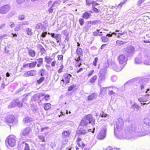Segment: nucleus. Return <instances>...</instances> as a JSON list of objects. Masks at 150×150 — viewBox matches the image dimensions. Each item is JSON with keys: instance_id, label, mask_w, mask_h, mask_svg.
Instances as JSON below:
<instances>
[{"instance_id": "obj_1", "label": "nucleus", "mask_w": 150, "mask_h": 150, "mask_svg": "<svg viewBox=\"0 0 150 150\" xmlns=\"http://www.w3.org/2000/svg\"><path fill=\"white\" fill-rule=\"evenodd\" d=\"M142 127L141 126H136L132 124L125 130L124 134L122 132H120V134H121V136H119L120 137H117L120 139H134L137 137L144 136L146 134V129Z\"/></svg>"}, {"instance_id": "obj_2", "label": "nucleus", "mask_w": 150, "mask_h": 150, "mask_svg": "<svg viewBox=\"0 0 150 150\" xmlns=\"http://www.w3.org/2000/svg\"><path fill=\"white\" fill-rule=\"evenodd\" d=\"M95 120L91 115H88L83 118L78 127L76 133L79 136L84 135L87 133L88 130L86 128V126L89 123L93 125L95 124Z\"/></svg>"}, {"instance_id": "obj_3", "label": "nucleus", "mask_w": 150, "mask_h": 150, "mask_svg": "<svg viewBox=\"0 0 150 150\" xmlns=\"http://www.w3.org/2000/svg\"><path fill=\"white\" fill-rule=\"evenodd\" d=\"M149 52H142L141 53L135 58V63L137 64L141 63L143 61L144 63L146 65H150V56Z\"/></svg>"}, {"instance_id": "obj_4", "label": "nucleus", "mask_w": 150, "mask_h": 150, "mask_svg": "<svg viewBox=\"0 0 150 150\" xmlns=\"http://www.w3.org/2000/svg\"><path fill=\"white\" fill-rule=\"evenodd\" d=\"M124 124V121L122 118H118L116 122L115 126L114 128V134L116 137H120L119 136H121V134H120V132L123 131Z\"/></svg>"}, {"instance_id": "obj_5", "label": "nucleus", "mask_w": 150, "mask_h": 150, "mask_svg": "<svg viewBox=\"0 0 150 150\" xmlns=\"http://www.w3.org/2000/svg\"><path fill=\"white\" fill-rule=\"evenodd\" d=\"M108 67V63H105L104 65L103 68L101 69L99 72L100 75L98 79L99 82L101 83L105 79V74L107 68Z\"/></svg>"}, {"instance_id": "obj_6", "label": "nucleus", "mask_w": 150, "mask_h": 150, "mask_svg": "<svg viewBox=\"0 0 150 150\" xmlns=\"http://www.w3.org/2000/svg\"><path fill=\"white\" fill-rule=\"evenodd\" d=\"M16 137L13 135H11L6 139V142L8 145L11 147L14 146L16 144Z\"/></svg>"}, {"instance_id": "obj_7", "label": "nucleus", "mask_w": 150, "mask_h": 150, "mask_svg": "<svg viewBox=\"0 0 150 150\" xmlns=\"http://www.w3.org/2000/svg\"><path fill=\"white\" fill-rule=\"evenodd\" d=\"M23 101H20L18 99L14 100L8 106V107L9 108L15 107L16 106H17L18 107L20 108L22 107L23 105Z\"/></svg>"}, {"instance_id": "obj_8", "label": "nucleus", "mask_w": 150, "mask_h": 150, "mask_svg": "<svg viewBox=\"0 0 150 150\" xmlns=\"http://www.w3.org/2000/svg\"><path fill=\"white\" fill-rule=\"evenodd\" d=\"M124 49L125 52L128 57L132 56L135 52V48L132 45H129L124 48Z\"/></svg>"}, {"instance_id": "obj_9", "label": "nucleus", "mask_w": 150, "mask_h": 150, "mask_svg": "<svg viewBox=\"0 0 150 150\" xmlns=\"http://www.w3.org/2000/svg\"><path fill=\"white\" fill-rule=\"evenodd\" d=\"M139 126H141L142 128H144L146 129V134L148 133L147 132V129L146 128H149L148 130L150 129V119L148 118H144L142 122V125Z\"/></svg>"}, {"instance_id": "obj_10", "label": "nucleus", "mask_w": 150, "mask_h": 150, "mask_svg": "<svg viewBox=\"0 0 150 150\" xmlns=\"http://www.w3.org/2000/svg\"><path fill=\"white\" fill-rule=\"evenodd\" d=\"M107 131L106 126L105 125L102 127L100 132L97 136V138L99 140L104 139L106 137Z\"/></svg>"}, {"instance_id": "obj_11", "label": "nucleus", "mask_w": 150, "mask_h": 150, "mask_svg": "<svg viewBox=\"0 0 150 150\" xmlns=\"http://www.w3.org/2000/svg\"><path fill=\"white\" fill-rule=\"evenodd\" d=\"M149 80L147 78H144L142 79H138L137 80V82L140 85L141 90H142L144 88V86L145 84L148 83Z\"/></svg>"}, {"instance_id": "obj_12", "label": "nucleus", "mask_w": 150, "mask_h": 150, "mask_svg": "<svg viewBox=\"0 0 150 150\" xmlns=\"http://www.w3.org/2000/svg\"><path fill=\"white\" fill-rule=\"evenodd\" d=\"M117 59L120 64L125 65L126 64L128 58L125 55L121 54L118 56Z\"/></svg>"}, {"instance_id": "obj_13", "label": "nucleus", "mask_w": 150, "mask_h": 150, "mask_svg": "<svg viewBox=\"0 0 150 150\" xmlns=\"http://www.w3.org/2000/svg\"><path fill=\"white\" fill-rule=\"evenodd\" d=\"M11 7L8 4L3 6L0 7V13L1 14H5L11 9Z\"/></svg>"}, {"instance_id": "obj_14", "label": "nucleus", "mask_w": 150, "mask_h": 150, "mask_svg": "<svg viewBox=\"0 0 150 150\" xmlns=\"http://www.w3.org/2000/svg\"><path fill=\"white\" fill-rule=\"evenodd\" d=\"M37 71L35 70H32L24 73L23 76L25 77H28L34 76L36 74Z\"/></svg>"}, {"instance_id": "obj_15", "label": "nucleus", "mask_w": 150, "mask_h": 150, "mask_svg": "<svg viewBox=\"0 0 150 150\" xmlns=\"http://www.w3.org/2000/svg\"><path fill=\"white\" fill-rule=\"evenodd\" d=\"M14 120V117L13 115L10 114L6 117L5 122L8 123H12Z\"/></svg>"}, {"instance_id": "obj_16", "label": "nucleus", "mask_w": 150, "mask_h": 150, "mask_svg": "<svg viewBox=\"0 0 150 150\" xmlns=\"http://www.w3.org/2000/svg\"><path fill=\"white\" fill-rule=\"evenodd\" d=\"M63 76L66 84H67L68 83H69L70 79L72 76L70 74L66 73L64 74Z\"/></svg>"}, {"instance_id": "obj_17", "label": "nucleus", "mask_w": 150, "mask_h": 150, "mask_svg": "<svg viewBox=\"0 0 150 150\" xmlns=\"http://www.w3.org/2000/svg\"><path fill=\"white\" fill-rule=\"evenodd\" d=\"M111 65L113 69L116 71L119 72L122 70L124 66L121 67L117 66V64L114 63H112Z\"/></svg>"}, {"instance_id": "obj_18", "label": "nucleus", "mask_w": 150, "mask_h": 150, "mask_svg": "<svg viewBox=\"0 0 150 150\" xmlns=\"http://www.w3.org/2000/svg\"><path fill=\"white\" fill-rule=\"evenodd\" d=\"M30 130V127H27L22 131L21 134L22 135L24 136L28 135L29 134Z\"/></svg>"}, {"instance_id": "obj_19", "label": "nucleus", "mask_w": 150, "mask_h": 150, "mask_svg": "<svg viewBox=\"0 0 150 150\" xmlns=\"http://www.w3.org/2000/svg\"><path fill=\"white\" fill-rule=\"evenodd\" d=\"M71 133V132L69 130L64 131L62 133V137L63 138H66L68 137Z\"/></svg>"}, {"instance_id": "obj_20", "label": "nucleus", "mask_w": 150, "mask_h": 150, "mask_svg": "<svg viewBox=\"0 0 150 150\" xmlns=\"http://www.w3.org/2000/svg\"><path fill=\"white\" fill-rule=\"evenodd\" d=\"M44 96V95L43 94H35L32 97L31 100L32 101H35L37 99H39L40 97H42Z\"/></svg>"}, {"instance_id": "obj_21", "label": "nucleus", "mask_w": 150, "mask_h": 150, "mask_svg": "<svg viewBox=\"0 0 150 150\" xmlns=\"http://www.w3.org/2000/svg\"><path fill=\"white\" fill-rule=\"evenodd\" d=\"M97 96L94 93H93L90 95L88 97V100H91L93 99H95L96 98Z\"/></svg>"}, {"instance_id": "obj_22", "label": "nucleus", "mask_w": 150, "mask_h": 150, "mask_svg": "<svg viewBox=\"0 0 150 150\" xmlns=\"http://www.w3.org/2000/svg\"><path fill=\"white\" fill-rule=\"evenodd\" d=\"M61 1L59 0H57L54 2L52 6L56 9L57 7L59 6L61 3Z\"/></svg>"}, {"instance_id": "obj_23", "label": "nucleus", "mask_w": 150, "mask_h": 150, "mask_svg": "<svg viewBox=\"0 0 150 150\" xmlns=\"http://www.w3.org/2000/svg\"><path fill=\"white\" fill-rule=\"evenodd\" d=\"M28 54L29 56L32 57H34L35 55V52L34 50L29 49L28 51Z\"/></svg>"}, {"instance_id": "obj_24", "label": "nucleus", "mask_w": 150, "mask_h": 150, "mask_svg": "<svg viewBox=\"0 0 150 150\" xmlns=\"http://www.w3.org/2000/svg\"><path fill=\"white\" fill-rule=\"evenodd\" d=\"M93 35L94 36H101L103 35L102 32H100V30L99 29H98L96 31H95L93 32Z\"/></svg>"}, {"instance_id": "obj_25", "label": "nucleus", "mask_w": 150, "mask_h": 150, "mask_svg": "<svg viewBox=\"0 0 150 150\" xmlns=\"http://www.w3.org/2000/svg\"><path fill=\"white\" fill-rule=\"evenodd\" d=\"M148 98L147 96H145L139 98L138 100L140 102H144L147 100Z\"/></svg>"}, {"instance_id": "obj_26", "label": "nucleus", "mask_w": 150, "mask_h": 150, "mask_svg": "<svg viewBox=\"0 0 150 150\" xmlns=\"http://www.w3.org/2000/svg\"><path fill=\"white\" fill-rule=\"evenodd\" d=\"M131 108H133L134 110L136 109V110L138 111V110L140 108L139 105H138L136 103H134L131 106Z\"/></svg>"}, {"instance_id": "obj_27", "label": "nucleus", "mask_w": 150, "mask_h": 150, "mask_svg": "<svg viewBox=\"0 0 150 150\" xmlns=\"http://www.w3.org/2000/svg\"><path fill=\"white\" fill-rule=\"evenodd\" d=\"M118 35H117V37L118 38H122V36L123 35H124V36L127 38V32L126 31H124L122 33H118L117 34Z\"/></svg>"}, {"instance_id": "obj_28", "label": "nucleus", "mask_w": 150, "mask_h": 150, "mask_svg": "<svg viewBox=\"0 0 150 150\" xmlns=\"http://www.w3.org/2000/svg\"><path fill=\"white\" fill-rule=\"evenodd\" d=\"M90 16V13L88 12H86L84 13L83 14L82 16L84 19H87L89 18Z\"/></svg>"}, {"instance_id": "obj_29", "label": "nucleus", "mask_w": 150, "mask_h": 150, "mask_svg": "<svg viewBox=\"0 0 150 150\" xmlns=\"http://www.w3.org/2000/svg\"><path fill=\"white\" fill-rule=\"evenodd\" d=\"M32 121V119L30 117H25L23 120V122L25 123H29Z\"/></svg>"}, {"instance_id": "obj_30", "label": "nucleus", "mask_w": 150, "mask_h": 150, "mask_svg": "<svg viewBox=\"0 0 150 150\" xmlns=\"http://www.w3.org/2000/svg\"><path fill=\"white\" fill-rule=\"evenodd\" d=\"M46 73V71L45 69H42L39 70V74L41 76H43Z\"/></svg>"}, {"instance_id": "obj_31", "label": "nucleus", "mask_w": 150, "mask_h": 150, "mask_svg": "<svg viewBox=\"0 0 150 150\" xmlns=\"http://www.w3.org/2000/svg\"><path fill=\"white\" fill-rule=\"evenodd\" d=\"M76 52L78 56H81L82 55L83 51L81 48L78 47L76 50Z\"/></svg>"}, {"instance_id": "obj_32", "label": "nucleus", "mask_w": 150, "mask_h": 150, "mask_svg": "<svg viewBox=\"0 0 150 150\" xmlns=\"http://www.w3.org/2000/svg\"><path fill=\"white\" fill-rule=\"evenodd\" d=\"M51 104L50 103H47L44 104V109L46 110H47L50 109L51 107Z\"/></svg>"}, {"instance_id": "obj_33", "label": "nucleus", "mask_w": 150, "mask_h": 150, "mask_svg": "<svg viewBox=\"0 0 150 150\" xmlns=\"http://www.w3.org/2000/svg\"><path fill=\"white\" fill-rule=\"evenodd\" d=\"M102 41L103 42H106L108 41L109 39L106 36L101 37L100 38Z\"/></svg>"}, {"instance_id": "obj_34", "label": "nucleus", "mask_w": 150, "mask_h": 150, "mask_svg": "<svg viewBox=\"0 0 150 150\" xmlns=\"http://www.w3.org/2000/svg\"><path fill=\"white\" fill-rule=\"evenodd\" d=\"M37 61L38 62V63L37 65V67H40L41 65L42 64V62H43L42 58H40L37 59Z\"/></svg>"}, {"instance_id": "obj_35", "label": "nucleus", "mask_w": 150, "mask_h": 150, "mask_svg": "<svg viewBox=\"0 0 150 150\" xmlns=\"http://www.w3.org/2000/svg\"><path fill=\"white\" fill-rule=\"evenodd\" d=\"M97 77V76L96 75H95L93 76L90 79V82L91 83H94L95 82V81L96 80Z\"/></svg>"}, {"instance_id": "obj_36", "label": "nucleus", "mask_w": 150, "mask_h": 150, "mask_svg": "<svg viewBox=\"0 0 150 150\" xmlns=\"http://www.w3.org/2000/svg\"><path fill=\"white\" fill-rule=\"evenodd\" d=\"M23 146H25L24 150H30V148L29 145L26 143L23 142Z\"/></svg>"}, {"instance_id": "obj_37", "label": "nucleus", "mask_w": 150, "mask_h": 150, "mask_svg": "<svg viewBox=\"0 0 150 150\" xmlns=\"http://www.w3.org/2000/svg\"><path fill=\"white\" fill-rule=\"evenodd\" d=\"M109 116V115L104 113L103 112H101L100 114L99 117H107Z\"/></svg>"}, {"instance_id": "obj_38", "label": "nucleus", "mask_w": 150, "mask_h": 150, "mask_svg": "<svg viewBox=\"0 0 150 150\" xmlns=\"http://www.w3.org/2000/svg\"><path fill=\"white\" fill-rule=\"evenodd\" d=\"M37 63L36 62H32L30 63V69H32L34 68L36 65Z\"/></svg>"}, {"instance_id": "obj_39", "label": "nucleus", "mask_w": 150, "mask_h": 150, "mask_svg": "<svg viewBox=\"0 0 150 150\" xmlns=\"http://www.w3.org/2000/svg\"><path fill=\"white\" fill-rule=\"evenodd\" d=\"M68 140L67 139H65L63 140L62 145V148H64L65 147V145L67 144Z\"/></svg>"}, {"instance_id": "obj_40", "label": "nucleus", "mask_w": 150, "mask_h": 150, "mask_svg": "<svg viewBox=\"0 0 150 150\" xmlns=\"http://www.w3.org/2000/svg\"><path fill=\"white\" fill-rule=\"evenodd\" d=\"M52 59L50 57L46 56L45 57V61L48 63H50L52 60Z\"/></svg>"}, {"instance_id": "obj_41", "label": "nucleus", "mask_w": 150, "mask_h": 150, "mask_svg": "<svg viewBox=\"0 0 150 150\" xmlns=\"http://www.w3.org/2000/svg\"><path fill=\"white\" fill-rule=\"evenodd\" d=\"M98 21L97 20H95L94 21H88L86 22V23L87 24H92L93 25H95L98 22Z\"/></svg>"}, {"instance_id": "obj_42", "label": "nucleus", "mask_w": 150, "mask_h": 150, "mask_svg": "<svg viewBox=\"0 0 150 150\" xmlns=\"http://www.w3.org/2000/svg\"><path fill=\"white\" fill-rule=\"evenodd\" d=\"M26 31L27 32V34L30 36L32 35L33 33L31 32V29L29 28H27L26 29Z\"/></svg>"}, {"instance_id": "obj_43", "label": "nucleus", "mask_w": 150, "mask_h": 150, "mask_svg": "<svg viewBox=\"0 0 150 150\" xmlns=\"http://www.w3.org/2000/svg\"><path fill=\"white\" fill-rule=\"evenodd\" d=\"M45 78L42 77H40L38 80L37 81V83L39 84L41 83L42 81L45 80Z\"/></svg>"}, {"instance_id": "obj_44", "label": "nucleus", "mask_w": 150, "mask_h": 150, "mask_svg": "<svg viewBox=\"0 0 150 150\" xmlns=\"http://www.w3.org/2000/svg\"><path fill=\"white\" fill-rule=\"evenodd\" d=\"M38 139L42 142H45V137L43 135H39L38 136Z\"/></svg>"}, {"instance_id": "obj_45", "label": "nucleus", "mask_w": 150, "mask_h": 150, "mask_svg": "<svg viewBox=\"0 0 150 150\" xmlns=\"http://www.w3.org/2000/svg\"><path fill=\"white\" fill-rule=\"evenodd\" d=\"M40 49L41 50V52L42 54H45L46 52L45 49L42 45H40Z\"/></svg>"}, {"instance_id": "obj_46", "label": "nucleus", "mask_w": 150, "mask_h": 150, "mask_svg": "<svg viewBox=\"0 0 150 150\" xmlns=\"http://www.w3.org/2000/svg\"><path fill=\"white\" fill-rule=\"evenodd\" d=\"M111 79L113 82L115 81L117 79V76L115 75L112 76L111 78Z\"/></svg>"}, {"instance_id": "obj_47", "label": "nucleus", "mask_w": 150, "mask_h": 150, "mask_svg": "<svg viewBox=\"0 0 150 150\" xmlns=\"http://www.w3.org/2000/svg\"><path fill=\"white\" fill-rule=\"evenodd\" d=\"M93 1L92 0H86V4L88 6H90L92 4Z\"/></svg>"}, {"instance_id": "obj_48", "label": "nucleus", "mask_w": 150, "mask_h": 150, "mask_svg": "<svg viewBox=\"0 0 150 150\" xmlns=\"http://www.w3.org/2000/svg\"><path fill=\"white\" fill-rule=\"evenodd\" d=\"M76 87V85H73L69 87L68 88V91H71L75 88Z\"/></svg>"}, {"instance_id": "obj_49", "label": "nucleus", "mask_w": 150, "mask_h": 150, "mask_svg": "<svg viewBox=\"0 0 150 150\" xmlns=\"http://www.w3.org/2000/svg\"><path fill=\"white\" fill-rule=\"evenodd\" d=\"M79 22L81 25L82 26L84 23V20L82 18H80L79 20Z\"/></svg>"}, {"instance_id": "obj_50", "label": "nucleus", "mask_w": 150, "mask_h": 150, "mask_svg": "<svg viewBox=\"0 0 150 150\" xmlns=\"http://www.w3.org/2000/svg\"><path fill=\"white\" fill-rule=\"evenodd\" d=\"M48 34H50L51 35L52 37L54 38L55 39L58 36H59V35H60V34H55L54 33L50 34V33H48Z\"/></svg>"}, {"instance_id": "obj_51", "label": "nucleus", "mask_w": 150, "mask_h": 150, "mask_svg": "<svg viewBox=\"0 0 150 150\" xmlns=\"http://www.w3.org/2000/svg\"><path fill=\"white\" fill-rule=\"evenodd\" d=\"M55 9V8L52 5L48 10L49 12L50 13H52L53 12V10Z\"/></svg>"}, {"instance_id": "obj_52", "label": "nucleus", "mask_w": 150, "mask_h": 150, "mask_svg": "<svg viewBox=\"0 0 150 150\" xmlns=\"http://www.w3.org/2000/svg\"><path fill=\"white\" fill-rule=\"evenodd\" d=\"M55 39L57 41V42H60L61 41V37L60 35L57 37Z\"/></svg>"}, {"instance_id": "obj_53", "label": "nucleus", "mask_w": 150, "mask_h": 150, "mask_svg": "<svg viewBox=\"0 0 150 150\" xmlns=\"http://www.w3.org/2000/svg\"><path fill=\"white\" fill-rule=\"evenodd\" d=\"M81 56H78L77 57L76 56L75 58V60L76 61L82 62V59L80 58Z\"/></svg>"}, {"instance_id": "obj_54", "label": "nucleus", "mask_w": 150, "mask_h": 150, "mask_svg": "<svg viewBox=\"0 0 150 150\" xmlns=\"http://www.w3.org/2000/svg\"><path fill=\"white\" fill-rule=\"evenodd\" d=\"M81 62H82L76 61L75 64V66L76 67H79L81 65Z\"/></svg>"}, {"instance_id": "obj_55", "label": "nucleus", "mask_w": 150, "mask_h": 150, "mask_svg": "<svg viewBox=\"0 0 150 150\" xmlns=\"http://www.w3.org/2000/svg\"><path fill=\"white\" fill-rule=\"evenodd\" d=\"M116 45L118 46H121L124 44V43L122 41L117 40L116 41Z\"/></svg>"}, {"instance_id": "obj_56", "label": "nucleus", "mask_w": 150, "mask_h": 150, "mask_svg": "<svg viewBox=\"0 0 150 150\" xmlns=\"http://www.w3.org/2000/svg\"><path fill=\"white\" fill-rule=\"evenodd\" d=\"M108 94L109 95H113V96H115L116 94V93L112 91H110Z\"/></svg>"}, {"instance_id": "obj_57", "label": "nucleus", "mask_w": 150, "mask_h": 150, "mask_svg": "<svg viewBox=\"0 0 150 150\" xmlns=\"http://www.w3.org/2000/svg\"><path fill=\"white\" fill-rule=\"evenodd\" d=\"M98 61V58L97 57H96L95 58L94 61L93 62V64L96 66V63Z\"/></svg>"}, {"instance_id": "obj_58", "label": "nucleus", "mask_w": 150, "mask_h": 150, "mask_svg": "<svg viewBox=\"0 0 150 150\" xmlns=\"http://www.w3.org/2000/svg\"><path fill=\"white\" fill-rule=\"evenodd\" d=\"M42 27V24L40 23H39L36 24L35 26L36 29H39Z\"/></svg>"}, {"instance_id": "obj_59", "label": "nucleus", "mask_w": 150, "mask_h": 150, "mask_svg": "<svg viewBox=\"0 0 150 150\" xmlns=\"http://www.w3.org/2000/svg\"><path fill=\"white\" fill-rule=\"evenodd\" d=\"M93 10L94 12L96 13H98L100 12V11L95 7H93Z\"/></svg>"}, {"instance_id": "obj_60", "label": "nucleus", "mask_w": 150, "mask_h": 150, "mask_svg": "<svg viewBox=\"0 0 150 150\" xmlns=\"http://www.w3.org/2000/svg\"><path fill=\"white\" fill-rule=\"evenodd\" d=\"M8 84V83H7L6 84H5V83L4 82H3V83H2L1 84V89H4L5 88V86H6Z\"/></svg>"}, {"instance_id": "obj_61", "label": "nucleus", "mask_w": 150, "mask_h": 150, "mask_svg": "<svg viewBox=\"0 0 150 150\" xmlns=\"http://www.w3.org/2000/svg\"><path fill=\"white\" fill-rule=\"evenodd\" d=\"M49 127H42L41 128V132L45 131L46 130L49 129Z\"/></svg>"}, {"instance_id": "obj_62", "label": "nucleus", "mask_w": 150, "mask_h": 150, "mask_svg": "<svg viewBox=\"0 0 150 150\" xmlns=\"http://www.w3.org/2000/svg\"><path fill=\"white\" fill-rule=\"evenodd\" d=\"M99 4L96 2V1H93L92 3V7H94V6H97Z\"/></svg>"}, {"instance_id": "obj_63", "label": "nucleus", "mask_w": 150, "mask_h": 150, "mask_svg": "<svg viewBox=\"0 0 150 150\" xmlns=\"http://www.w3.org/2000/svg\"><path fill=\"white\" fill-rule=\"evenodd\" d=\"M9 25L11 28H13L15 25V24L13 22H11L9 23Z\"/></svg>"}, {"instance_id": "obj_64", "label": "nucleus", "mask_w": 150, "mask_h": 150, "mask_svg": "<svg viewBox=\"0 0 150 150\" xmlns=\"http://www.w3.org/2000/svg\"><path fill=\"white\" fill-rule=\"evenodd\" d=\"M94 71V70H92L89 72L87 75L88 76L90 77L92 75Z\"/></svg>"}]
</instances>
